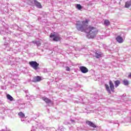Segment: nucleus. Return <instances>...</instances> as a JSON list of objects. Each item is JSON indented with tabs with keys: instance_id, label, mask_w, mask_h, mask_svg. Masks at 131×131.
Wrapping results in <instances>:
<instances>
[{
	"instance_id": "nucleus-12",
	"label": "nucleus",
	"mask_w": 131,
	"mask_h": 131,
	"mask_svg": "<svg viewBox=\"0 0 131 131\" xmlns=\"http://www.w3.org/2000/svg\"><path fill=\"white\" fill-rule=\"evenodd\" d=\"M130 6H131V1H127L125 3V8H129L130 7Z\"/></svg>"
},
{
	"instance_id": "nucleus-8",
	"label": "nucleus",
	"mask_w": 131,
	"mask_h": 131,
	"mask_svg": "<svg viewBox=\"0 0 131 131\" xmlns=\"http://www.w3.org/2000/svg\"><path fill=\"white\" fill-rule=\"evenodd\" d=\"M41 80V77L39 76H35L33 78L34 82H39Z\"/></svg>"
},
{
	"instance_id": "nucleus-1",
	"label": "nucleus",
	"mask_w": 131,
	"mask_h": 131,
	"mask_svg": "<svg viewBox=\"0 0 131 131\" xmlns=\"http://www.w3.org/2000/svg\"><path fill=\"white\" fill-rule=\"evenodd\" d=\"M89 19H86L85 21L83 20L82 21V25L80 24V21H77L76 24V28L79 31L85 32L88 38H95L99 31L96 27L87 25V24H89Z\"/></svg>"
},
{
	"instance_id": "nucleus-16",
	"label": "nucleus",
	"mask_w": 131,
	"mask_h": 131,
	"mask_svg": "<svg viewBox=\"0 0 131 131\" xmlns=\"http://www.w3.org/2000/svg\"><path fill=\"white\" fill-rule=\"evenodd\" d=\"M104 23V25H106V26H109L110 25V21H109V20L105 19Z\"/></svg>"
},
{
	"instance_id": "nucleus-3",
	"label": "nucleus",
	"mask_w": 131,
	"mask_h": 131,
	"mask_svg": "<svg viewBox=\"0 0 131 131\" xmlns=\"http://www.w3.org/2000/svg\"><path fill=\"white\" fill-rule=\"evenodd\" d=\"M50 38H53V41H60L61 40V37H60V35H56V33H51L50 35Z\"/></svg>"
},
{
	"instance_id": "nucleus-2",
	"label": "nucleus",
	"mask_w": 131,
	"mask_h": 131,
	"mask_svg": "<svg viewBox=\"0 0 131 131\" xmlns=\"http://www.w3.org/2000/svg\"><path fill=\"white\" fill-rule=\"evenodd\" d=\"M104 85L105 90L107 91V93L110 94V95H111V92H112V93H115V87H114V84L112 81H109V85H108V84H105Z\"/></svg>"
},
{
	"instance_id": "nucleus-17",
	"label": "nucleus",
	"mask_w": 131,
	"mask_h": 131,
	"mask_svg": "<svg viewBox=\"0 0 131 131\" xmlns=\"http://www.w3.org/2000/svg\"><path fill=\"white\" fill-rule=\"evenodd\" d=\"M18 116H20V117H22L23 118L25 117V114L23 113L22 112H20L18 113Z\"/></svg>"
},
{
	"instance_id": "nucleus-19",
	"label": "nucleus",
	"mask_w": 131,
	"mask_h": 131,
	"mask_svg": "<svg viewBox=\"0 0 131 131\" xmlns=\"http://www.w3.org/2000/svg\"><path fill=\"white\" fill-rule=\"evenodd\" d=\"M36 44L37 45V46H38V47H39V46H41V43H40V42L39 41H37L36 42Z\"/></svg>"
},
{
	"instance_id": "nucleus-4",
	"label": "nucleus",
	"mask_w": 131,
	"mask_h": 131,
	"mask_svg": "<svg viewBox=\"0 0 131 131\" xmlns=\"http://www.w3.org/2000/svg\"><path fill=\"white\" fill-rule=\"evenodd\" d=\"M29 64L34 70H37L39 68L38 66H39V63H37L36 61H30L29 62Z\"/></svg>"
},
{
	"instance_id": "nucleus-7",
	"label": "nucleus",
	"mask_w": 131,
	"mask_h": 131,
	"mask_svg": "<svg viewBox=\"0 0 131 131\" xmlns=\"http://www.w3.org/2000/svg\"><path fill=\"white\" fill-rule=\"evenodd\" d=\"M41 99L43 100V101H45L46 104H50L52 103V100H51V99H49L48 97H43L41 98Z\"/></svg>"
},
{
	"instance_id": "nucleus-14",
	"label": "nucleus",
	"mask_w": 131,
	"mask_h": 131,
	"mask_svg": "<svg viewBox=\"0 0 131 131\" xmlns=\"http://www.w3.org/2000/svg\"><path fill=\"white\" fill-rule=\"evenodd\" d=\"M95 57L97 59H99L102 57V53H95Z\"/></svg>"
},
{
	"instance_id": "nucleus-15",
	"label": "nucleus",
	"mask_w": 131,
	"mask_h": 131,
	"mask_svg": "<svg viewBox=\"0 0 131 131\" xmlns=\"http://www.w3.org/2000/svg\"><path fill=\"white\" fill-rule=\"evenodd\" d=\"M7 98L8 100H9V101H13V100H14V98H13V97H12V96H11L9 94L7 95Z\"/></svg>"
},
{
	"instance_id": "nucleus-6",
	"label": "nucleus",
	"mask_w": 131,
	"mask_h": 131,
	"mask_svg": "<svg viewBox=\"0 0 131 131\" xmlns=\"http://www.w3.org/2000/svg\"><path fill=\"white\" fill-rule=\"evenodd\" d=\"M86 123L91 127H94V128H96V127H97V125H96L95 123H93V122H91L90 121H86Z\"/></svg>"
},
{
	"instance_id": "nucleus-18",
	"label": "nucleus",
	"mask_w": 131,
	"mask_h": 131,
	"mask_svg": "<svg viewBox=\"0 0 131 131\" xmlns=\"http://www.w3.org/2000/svg\"><path fill=\"white\" fill-rule=\"evenodd\" d=\"M76 8L78 9V10H81L82 9V7L81 5H80V4H77Z\"/></svg>"
},
{
	"instance_id": "nucleus-21",
	"label": "nucleus",
	"mask_w": 131,
	"mask_h": 131,
	"mask_svg": "<svg viewBox=\"0 0 131 131\" xmlns=\"http://www.w3.org/2000/svg\"><path fill=\"white\" fill-rule=\"evenodd\" d=\"M128 77H131V73L129 75H128Z\"/></svg>"
},
{
	"instance_id": "nucleus-5",
	"label": "nucleus",
	"mask_w": 131,
	"mask_h": 131,
	"mask_svg": "<svg viewBox=\"0 0 131 131\" xmlns=\"http://www.w3.org/2000/svg\"><path fill=\"white\" fill-rule=\"evenodd\" d=\"M79 69L82 73H88V72H89V69L85 67L81 66L80 67Z\"/></svg>"
},
{
	"instance_id": "nucleus-13",
	"label": "nucleus",
	"mask_w": 131,
	"mask_h": 131,
	"mask_svg": "<svg viewBox=\"0 0 131 131\" xmlns=\"http://www.w3.org/2000/svg\"><path fill=\"white\" fill-rule=\"evenodd\" d=\"M114 83L115 88H118V86H119V85L120 84V81L116 80L114 81Z\"/></svg>"
},
{
	"instance_id": "nucleus-9",
	"label": "nucleus",
	"mask_w": 131,
	"mask_h": 131,
	"mask_svg": "<svg viewBox=\"0 0 131 131\" xmlns=\"http://www.w3.org/2000/svg\"><path fill=\"white\" fill-rule=\"evenodd\" d=\"M116 40L119 42V43H122L123 42V38L120 36H118L116 37Z\"/></svg>"
},
{
	"instance_id": "nucleus-10",
	"label": "nucleus",
	"mask_w": 131,
	"mask_h": 131,
	"mask_svg": "<svg viewBox=\"0 0 131 131\" xmlns=\"http://www.w3.org/2000/svg\"><path fill=\"white\" fill-rule=\"evenodd\" d=\"M34 2L35 5L36 6L37 8H39V9H41L42 7L41 6V4H40V3L36 1V0H34Z\"/></svg>"
},
{
	"instance_id": "nucleus-20",
	"label": "nucleus",
	"mask_w": 131,
	"mask_h": 131,
	"mask_svg": "<svg viewBox=\"0 0 131 131\" xmlns=\"http://www.w3.org/2000/svg\"><path fill=\"white\" fill-rule=\"evenodd\" d=\"M66 69L67 71H70V68H69V67H66Z\"/></svg>"
},
{
	"instance_id": "nucleus-11",
	"label": "nucleus",
	"mask_w": 131,
	"mask_h": 131,
	"mask_svg": "<svg viewBox=\"0 0 131 131\" xmlns=\"http://www.w3.org/2000/svg\"><path fill=\"white\" fill-rule=\"evenodd\" d=\"M123 84L124 85H129V81L127 80L126 79H124L123 80Z\"/></svg>"
}]
</instances>
